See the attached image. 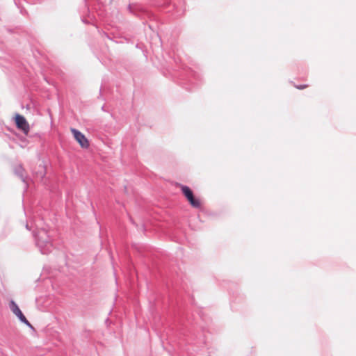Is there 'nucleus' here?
<instances>
[{
	"instance_id": "nucleus-1",
	"label": "nucleus",
	"mask_w": 356,
	"mask_h": 356,
	"mask_svg": "<svg viewBox=\"0 0 356 356\" xmlns=\"http://www.w3.org/2000/svg\"><path fill=\"white\" fill-rule=\"evenodd\" d=\"M180 188L190 204L194 208H199L201 206L200 200L195 198L192 190L187 186L180 185Z\"/></svg>"
},
{
	"instance_id": "nucleus-2",
	"label": "nucleus",
	"mask_w": 356,
	"mask_h": 356,
	"mask_svg": "<svg viewBox=\"0 0 356 356\" xmlns=\"http://www.w3.org/2000/svg\"><path fill=\"white\" fill-rule=\"evenodd\" d=\"M15 122L17 129H20L24 134L27 135L30 130V126L26 118L20 114H16L15 116Z\"/></svg>"
},
{
	"instance_id": "nucleus-3",
	"label": "nucleus",
	"mask_w": 356,
	"mask_h": 356,
	"mask_svg": "<svg viewBox=\"0 0 356 356\" xmlns=\"http://www.w3.org/2000/svg\"><path fill=\"white\" fill-rule=\"evenodd\" d=\"M71 132L72 133L75 140L82 148L86 149L89 147L90 144L88 140L81 132L74 128L71 129Z\"/></svg>"
},
{
	"instance_id": "nucleus-4",
	"label": "nucleus",
	"mask_w": 356,
	"mask_h": 356,
	"mask_svg": "<svg viewBox=\"0 0 356 356\" xmlns=\"http://www.w3.org/2000/svg\"><path fill=\"white\" fill-rule=\"evenodd\" d=\"M10 309L13 312V313L15 315H16L22 322L24 323L28 326L31 327V323L27 321V319L17 305L13 300L10 301Z\"/></svg>"
},
{
	"instance_id": "nucleus-5",
	"label": "nucleus",
	"mask_w": 356,
	"mask_h": 356,
	"mask_svg": "<svg viewBox=\"0 0 356 356\" xmlns=\"http://www.w3.org/2000/svg\"><path fill=\"white\" fill-rule=\"evenodd\" d=\"M308 87L307 85H298L296 86V88L299 90H303L305 88H307Z\"/></svg>"
}]
</instances>
